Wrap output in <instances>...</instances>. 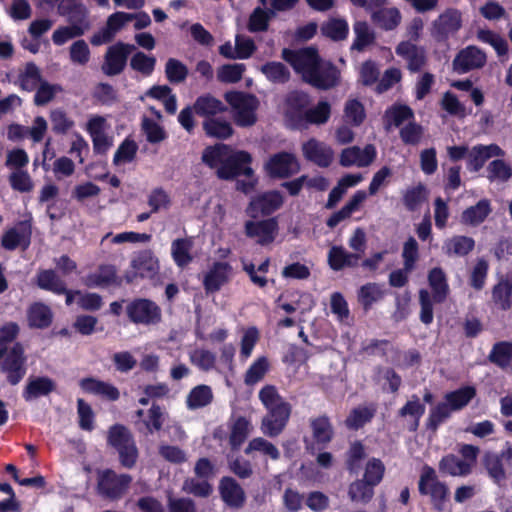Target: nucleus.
Masks as SVG:
<instances>
[{
    "label": "nucleus",
    "instance_id": "31",
    "mask_svg": "<svg viewBox=\"0 0 512 512\" xmlns=\"http://www.w3.org/2000/svg\"><path fill=\"white\" fill-rule=\"evenodd\" d=\"M425 405L420 402L417 395H412L411 399L408 400L398 411L399 417H409L407 430L409 432H416L420 425V419L425 413Z\"/></svg>",
    "mask_w": 512,
    "mask_h": 512
},
{
    "label": "nucleus",
    "instance_id": "38",
    "mask_svg": "<svg viewBox=\"0 0 512 512\" xmlns=\"http://www.w3.org/2000/svg\"><path fill=\"white\" fill-rule=\"evenodd\" d=\"M331 116V105L326 100H320L316 106L307 109L301 120V129L308 125H322L328 122Z\"/></svg>",
    "mask_w": 512,
    "mask_h": 512
},
{
    "label": "nucleus",
    "instance_id": "3",
    "mask_svg": "<svg viewBox=\"0 0 512 512\" xmlns=\"http://www.w3.org/2000/svg\"><path fill=\"white\" fill-rule=\"evenodd\" d=\"M258 396L266 409L260 429L265 436L275 438L284 431L288 424L292 411L291 404L285 401L273 385L262 387Z\"/></svg>",
    "mask_w": 512,
    "mask_h": 512
},
{
    "label": "nucleus",
    "instance_id": "58",
    "mask_svg": "<svg viewBox=\"0 0 512 512\" xmlns=\"http://www.w3.org/2000/svg\"><path fill=\"white\" fill-rule=\"evenodd\" d=\"M355 38L351 49L363 51L367 46L375 41V35L370 30L369 25L365 21H359L354 24Z\"/></svg>",
    "mask_w": 512,
    "mask_h": 512
},
{
    "label": "nucleus",
    "instance_id": "9",
    "mask_svg": "<svg viewBox=\"0 0 512 512\" xmlns=\"http://www.w3.org/2000/svg\"><path fill=\"white\" fill-rule=\"evenodd\" d=\"M462 13L456 8H447L433 20L430 35L439 44L448 43L462 28Z\"/></svg>",
    "mask_w": 512,
    "mask_h": 512
},
{
    "label": "nucleus",
    "instance_id": "61",
    "mask_svg": "<svg viewBox=\"0 0 512 512\" xmlns=\"http://www.w3.org/2000/svg\"><path fill=\"white\" fill-rule=\"evenodd\" d=\"M246 70L243 63L223 64L217 70V79L221 83L239 82Z\"/></svg>",
    "mask_w": 512,
    "mask_h": 512
},
{
    "label": "nucleus",
    "instance_id": "14",
    "mask_svg": "<svg viewBox=\"0 0 512 512\" xmlns=\"http://www.w3.org/2000/svg\"><path fill=\"white\" fill-rule=\"evenodd\" d=\"M309 93L303 90L290 91L285 98V118L294 129H301L303 114L311 105Z\"/></svg>",
    "mask_w": 512,
    "mask_h": 512
},
{
    "label": "nucleus",
    "instance_id": "64",
    "mask_svg": "<svg viewBox=\"0 0 512 512\" xmlns=\"http://www.w3.org/2000/svg\"><path fill=\"white\" fill-rule=\"evenodd\" d=\"M487 178L490 181L506 182L512 177V168L502 159H495L487 166Z\"/></svg>",
    "mask_w": 512,
    "mask_h": 512
},
{
    "label": "nucleus",
    "instance_id": "63",
    "mask_svg": "<svg viewBox=\"0 0 512 512\" xmlns=\"http://www.w3.org/2000/svg\"><path fill=\"white\" fill-rule=\"evenodd\" d=\"M156 65V58L144 52H136L130 59V67L144 76H150Z\"/></svg>",
    "mask_w": 512,
    "mask_h": 512
},
{
    "label": "nucleus",
    "instance_id": "20",
    "mask_svg": "<svg viewBox=\"0 0 512 512\" xmlns=\"http://www.w3.org/2000/svg\"><path fill=\"white\" fill-rule=\"evenodd\" d=\"M504 151L497 144H478L472 147L467 156V169L471 172L480 171L486 161L492 157L504 156Z\"/></svg>",
    "mask_w": 512,
    "mask_h": 512
},
{
    "label": "nucleus",
    "instance_id": "27",
    "mask_svg": "<svg viewBox=\"0 0 512 512\" xmlns=\"http://www.w3.org/2000/svg\"><path fill=\"white\" fill-rule=\"evenodd\" d=\"M202 129L208 138L221 141L229 139L234 134L231 122L219 115L204 119Z\"/></svg>",
    "mask_w": 512,
    "mask_h": 512
},
{
    "label": "nucleus",
    "instance_id": "47",
    "mask_svg": "<svg viewBox=\"0 0 512 512\" xmlns=\"http://www.w3.org/2000/svg\"><path fill=\"white\" fill-rule=\"evenodd\" d=\"M193 242L188 238L175 239L171 244V254L175 264L178 267L184 268L192 262L191 249Z\"/></svg>",
    "mask_w": 512,
    "mask_h": 512
},
{
    "label": "nucleus",
    "instance_id": "11",
    "mask_svg": "<svg viewBox=\"0 0 512 512\" xmlns=\"http://www.w3.org/2000/svg\"><path fill=\"white\" fill-rule=\"evenodd\" d=\"M279 231V223L276 217L262 220L250 219L244 223V234L247 238L255 240L260 246L272 244Z\"/></svg>",
    "mask_w": 512,
    "mask_h": 512
},
{
    "label": "nucleus",
    "instance_id": "28",
    "mask_svg": "<svg viewBox=\"0 0 512 512\" xmlns=\"http://www.w3.org/2000/svg\"><path fill=\"white\" fill-rule=\"evenodd\" d=\"M193 109L197 116L208 119L226 112L227 106L221 100L207 93L196 98Z\"/></svg>",
    "mask_w": 512,
    "mask_h": 512
},
{
    "label": "nucleus",
    "instance_id": "46",
    "mask_svg": "<svg viewBox=\"0 0 512 512\" xmlns=\"http://www.w3.org/2000/svg\"><path fill=\"white\" fill-rule=\"evenodd\" d=\"M428 194L429 191L425 184L419 182L406 189L402 196L403 205L408 211L414 212L427 200Z\"/></svg>",
    "mask_w": 512,
    "mask_h": 512
},
{
    "label": "nucleus",
    "instance_id": "44",
    "mask_svg": "<svg viewBox=\"0 0 512 512\" xmlns=\"http://www.w3.org/2000/svg\"><path fill=\"white\" fill-rule=\"evenodd\" d=\"M371 20L384 30H393L400 24L401 14L396 7L382 8L371 12Z\"/></svg>",
    "mask_w": 512,
    "mask_h": 512
},
{
    "label": "nucleus",
    "instance_id": "50",
    "mask_svg": "<svg viewBox=\"0 0 512 512\" xmlns=\"http://www.w3.org/2000/svg\"><path fill=\"white\" fill-rule=\"evenodd\" d=\"M414 118V112L411 107L405 104H394L385 111L384 120L386 128L389 129L391 125L399 127L405 121Z\"/></svg>",
    "mask_w": 512,
    "mask_h": 512
},
{
    "label": "nucleus",
    "instance_id": "41",
    "mask_svg": "<svg viewBox=\"0 0 512 512\" xmlns=\"http://www.w3.org/2000/svg\"><path fill=\"white\" fill-rule=\"evenodd\" d=\"M251 423L244 416H238L230 426L229 445L233 451H238L248 438Z\"/></svg>",
    "mask_w": 512,
    "mask_h": 512
},
{
    "label": "nucleus",
    "instance_id": "39",
    "mask_svg": "<svg viewBox=\"0 0 512 512\" xmlns=\"http://www.w3.org/2000/svg\"><path fill=\"white\" fill-rule=\"evenodd\" d=\"M65 281L62 280L53 269H41L36 274V285L45 291L52 292L55 295L65 292Z\"/></svg>",
    "mask_w": 512,
    "mask_h": 512
},
{
    "label": "nucleus",
    "instance_id": "29",
    "mask_svg": "<svg viewBox=\"0 0 512 512\" xmlns=\"http://www.w3.org/2000/svg\"><path fill=\"white\" fill-rule=\"evenodd\" d=\"M58 13L67 18L71 26H78L83 29V34L90 28L89 12L86 6L81 2L68 6L58 5Z\"/></svg>",
    "mask_w": 512,
    "mask_h": 512
},
{
    "label": "nucleus",
    "instance_id": "8",
    "mask_svg": "<svg viewBox=\"0 0 512 512\" xmlns=\"http://www.w3.org/2000/svg\"><path fill=\"white\" fill-rule=\"evenodd\" d=\"M132 480L130 474H118L111 468L97 470V492L103 498L119 500L128 491Z\"/></svg>",
    "mask_w": 512,
    "mask_h": 512
},
{
    "label": "nucleus",
    "instance_id": "51",
    "mask_svg": "<svg viewBox=\"0 0 512 512\" xmlns=\"http://www.w3.org/2000/svg\"><path fill=\"white\" fill-rule=\"evenodd\" d=\"M374 487L367 481L357 479L348 487V497L352 502L367 504L374 496Z\"/></svg>",
    "mask_w": 512,
    "mask_h": 512
},
{
    "label": "nucleus",
    "instance_id": "33",
    "mask_svg": "<svg viewBox=\"0 0 512 512\" xmlns=\"http://www.w3.org/2000/svg\"><path fill=\"white\" fill-rule=\"evenodd\" d=\"M427 279L434 302L443 303L449 293V285L445 272L441 267H434L428 272Z\"/></svg>",
    "mask_w": 512,
    "mask_h": 512
},
{
    "label": "nucleus",
    "instance_id": "57",
    "mask_svg": "<svg viewBox=\"0 0 512 512\" xmlns=\"http://www.w3.org/2000/svg\"><path fill=\"white\" fill-rule=\"evenodd\" d=\"M261 72L272 83L284 84L290 80L289 69L281 62L271 61L262 65Z\"/></svg>",
    "mask_w": 512,
    "mask_h": 512
},
{
    "label": "nucleus",
    "instance_id": "62",
    "mask_svg": "<svg viewBox=\"0 0 512 512\" xmlns=\"http://www.w3.org/2000/svg\"><path fill=\"white\" fill-rule=\"evenodd\" d=\"M269 370L268 359L264 356L256 359L247 369L244 382L246 385H254L261 381Z\"/></svg>",
    "mask_w": 512,
    "mask_h": 512
},
{
    "label": "nucleus",
    "instance_id": "12",
    "mask_svg": "<svg viewBox=\"0 0 512 512\" xmlns=\"http://www.w3.org/2000/svg\"><path fill=\"white\" fill-rule=\"evenodd\" d=\"M134 49V45L122 41L109 46L101 66L102 72L109 77L121 74L127 65L129 55Z\"/></svg>",
    "mask_w": 512,
    "mask_h": 512
},
{
    "label": "nucleus",
    "instance_id": "42",
    "mask_svg": "<svg viewBox=\"0 0 512 512\" xmlns=\"http://www.w3.org/2000/svg\"><path fill=\"white\" fill-rule=\"evenodd\" d=\"M439 471L442 474L450 476H467L471 473L469 464L462 461L455 454L444 455L438 464Z\"/></svg>",
    "mask_w": 512,
    "mask_h": 512
},
{
    "label": "nucleus",
    "instance_id": "59",
    "mask_svg": "<svg viewBox=\"0 0 512 512\" xmlns=\"http://www.w3.org/2000/svg\"><path fill=\"white\" fill-rule=\"evenodd\" d=\"M259 106V101L249 102L246 105L235 110L234 122L237 126L247 128L253 126L257 122L256 111Z\"/></svg>",
    "mask_w": 512,
    "mask_h": 512
},
{
    "label": "nucleus",
    "instance_id": "56",
    "mask_svg": "<svg viewBox=\"0 0 512 512\" xmlns=\"http://www.w3.org/2000/svg\"><path fill=\"white\" fill-rule=\"evenodd\" d=\"M274 16L275 12L273 10L256 7L249 16L247 28L251 33L265 32L268 30L269 22Z\"/></svg>",
    "mask_w": 512,
    "mask_h": 512
},
{
    "label": "nucleus",
    "instance_id": "6",
    "mask_svg": "<svg viewBox=\"0 0 512 512\" xmlns=\"http://www.w3.org/2000/svg\"><path fill=\"white\" fill-rule=\"evenodd\" d=\"M26 356L21 343L16 342L10 349L0 347V370L6 376V381L15 386L26 375Z\"/></svg>",
    "mask_w": 512,
    "mask_h": 512
},
{
    "label": "nucleus",
    "instance_id": "15",
    "mask_svg": "<svg viewBox=\"0 0 512 512\" xmlns=\"http://www.w3.org/2000/svg\"><path fill=\"white\" fill-rule=\"evenodd\" d=\"M486 62L487 55L481 48L468 45L457 52L452 61V68L457 74H465L483 68Z\"/></svg>",
    "mask_w": 512,
    "mask_h": 512
},
{
    "label": "nucleus",
    "instance_id": "43",
    "mask_svg": "<svg viewBox=\"0 0 512 512\" xmlns=\"http://www.w3.org/2000/svg\"><path fill=\"white\" fill-rule=\"evenodd\" d=\"M213 401V392L210 386L200 384L193 387L186 397V406L189 410H197L208 406Z\"/></svg>",
    "mask_w": 512,
    "mask_h": 512
},
{
    "label": "nucleus",
    "instance_id": "55",
    "mask_svg": "<svg viewBox=\"0 0 512 512\" xmlns=\"http://www.w3.org/2000/svg\"><path fill=\"white\" fill-rule=\"evenodd\" d=\"M483 465L489 477L497 484L506 480V472L501 456L497 453L487 452L483 458Z\"/></svg>",
    "mask_w": 512,
    "mask_h": 512
},
{
    "label": "nucleus",
    "instance_id": "60",
    "mask_svg": "<svg viewBox=\"0 0 512 512\" xmlns=\"http://www.w3.org/2000/svg\"><path fill=\"white\" fill-rule=\"evenodd\" d=\"M270 266V258H266L257 268L253 263H244L243 270L248 274L251 282L259 288H264L269 280L266 277Z\"/></svg>",
    "mask_w": 512,
    "mask_h": 512
},
{
    "label": "nucleus",
    "instance_id": "21",
    "mask_svg": "<svg viewBox=\"0 0 512 512\" xmlns=\"http://www.w3.org/2000/svg\"><path fill=\"white\" fill-rule=\"evenodd\" d=\"M219 493L224 503L231 508H241L246 500L243 488L234 478L229 476L221 478Z\"/></svg>",
    "mask_w": 512,
    "mask_h": 512
},
{
    "label": "nucleus",
    "instance_id": "26",
    "mask_svg": "<svg viewBox=\"0 0 512 512\" xmlns=\"http://www.w3.org/2000/svg\"><path fill=\"white\" fill-rule=\"evenodd\" d=\"M28 326L33 329H46L53 322V312L51 308L40 301L33 302L27 308Z\"/></svg>",
    "mask_w": 512,
    "mask_h": 512
},
{
    "label": "nucleus",
    "instance_id": "36",
    "mask_svg": "<svg viewBox=\"0 0 512 512\" xmlns=\"http://www.w3.org/2000/svg\"><path fill=\"white\" fill-rule=\"evenodd\" d=\"M492 212L488 199H481L475 205L466 208L461 214V223L469 226H478Z\"/></svg>",
    "mask_w": 512,
    "mask_h": 512
},
{
    "label": "nucleus",
    "instance_id": "34",
    "mask_svg": "<svg viewBox=\"0 0 512 512\" xmlns=\"http://www.w3.org/2000/svg\"><path fill=\"white\" fill-rule=\"evenodd\" d=\"M80 387L87 393L102 396L110 401H116L120 396L119 390L115 386L92 377L82 379Z\"/></svg>",
    "mask_w": 512,
    "mask_h": 512
},
{
    "label": "nucleus",
    "instance_id": "7",
    "mask_svg": "<svg viewBox=\"0 0 512 512\" xmlns=\"http://www.w3.org/2000/svg\"><path fill=\"white\" fill-rule=\"evenodd\" d=\"M125 313L129 322L135 325L155 326L162 321V309L148 298H133L127 302Z\"/></svg>",
    "mask_w": 512,
    "mask_h": 512
},
{
    "label": "nucleus",
    "instance_id": "5",
    "mask_svg": "<svg viewBox=\"0 0 512 512\" xmlns=\"http://www.w3.org/2000/svg\"><path fill=\"white\" fill-rule=\"evenodd\" d=\"M418 492L429 498L432 509L443 512L450 500V489L446 482L441 481L435 469L425 464L418 480Z\"/></svg>",
    "mask_w": 512,
    "mask_h": 512
},
{
    "label": "nucleus",
    "instance_id": "4",
    "mask_svg": "<svg viewBox=\"0 0 512 512\" xmlns=\"http://www.w3.org/2000/svg\"><path fill=\"white\" fill-rule=\"evenodd\" d=\"M107 445L118 453V460L123 468L135 467L139 450L132 432L125 425L116 423L109 427Z\"/></svg>",
    "mask_w": 512,
    "mask_h": 512
},
{
    "label": "nucleus",
    "instance_id": "40",
    "mask_svg": "<svg viewBox=\"0 0 512 512\" xmlns=\"http://www.w3.org/2000/svg\"><path fill=\"white\" fill-rule=\"evenodd\" d=\"M476 394L474 386L466 385L446 393L444 399L453 411H459L466 407Z\"/></svg>",
    "mask_w": 512,
    "mask_h": 512
},
{
    "label": "nucleus",
    "instance_id": "2",
    "mask_svg": "<svg viewBox=\"0 0 512 512\" xmlns=\"http://www.w3.org/2000/svg\"><path fill=\"white\" fill-rule=\"evenodd\" d=\"M202 162L216 170L220 180L230 181L239 176L252 177V156L245 150H234L230 145L216 143L208 146L202 153Z\"/></svg>",
    "mask_w": 512,
    "mask_h": 512
},
{
    "label": "nucleus",
    "instance_id": "22",
    "mask_svg": "<svg viewBox=\"0 0 512 512\" xmlns=\"http://www.w3.org/2000/svg\"><path fill=\"white\" fill-rule=\"evenodd\" d=\"M56 390V382L48 376L29 377L23 390L22 397L29 402L34 399L48 396Z\"/></svg>",
    "mask_w": 512,
    "mask_h": 512
},
{
    "label": "nucleus",
    "instance_id": "18",
    "mask_svg": "<svg viewBox=\"0 0 512 512\" xmlns=\"http://www.w3.org/2000/svg\"><path fill=\"white\" fill-rule=\"evenodd\" d=\"M376 155V148L372 144L366 145L363 149L352 146L342 150L339 163L342 167H366L375 160Z\"/></svg>",
    "mask_w": 512,
    "mask_h": 512
},
{
    "label": "nucleus",
    "instance_id": "23",
    "mask_svg": "<svg viewBox=\"0 0 512 512\" xmlns=\"http://www.w3.org/2000/svg\"><path fill=\"white\" fill-rule=\"evenodd\" d=\"M85 284L89 288L108 287L111 285L120 286L122 279L117 275V269L111 264H102L94 273H90L86 277Z\"/></svg>",
    "mask_w": 512,
    "mask_h": 512
},
{
    "label": "nucleus",
    "instance_id": "48",
    "mask_svg": "<svg viewBox=\"0 0 512 512\" xmlns=\"http://www.w3.org/2000/svg\"><path fill=\"white\" fill-rule=\"evenodd\" d=\"M476 37L480 42L492 46L499 57L507 56L508 42L499 33L490 29H478Z\"/></svg>",
    "mask_w": 512,
    "mask_h": 512
},
{
    "label": "nucleus",
    "instance_id": "53",
    "mask_svg": "<svg viewBox=\"0 0 512 512\" xmlns=\"http://www.w3.org/2000/svg\"><path fill=\"white\" fill-rule=\"evenodd\" d=\"M452 412L453 410L446 401L437 403L429 411V415L426 420V429L436 432L440 425L451 417Z\"/></svg>",
    "mask_w": 512,
    "mask_h": 512
},
{
    "label": "nucleus",
    "instance_id": "54",
    "mask_svg": "<svg viewBox=\"0 0 512 512\" xmlns=\"http://www.w3.org/2000/svg\"><path fill=\"white\" fill-rule=\"evenodd\" d=\"M43 82L38 66L34 62H28L24 71L19 74V86L21 90L32 92Z\"/></svg>",
    "mask_w": 512,
    "mask_h": 512
},
{
    "label": "nucleus",
    "instance_id": "1",
    "mask_svg": "<svg viewBox=\"0 0 512 512\" xmlns=\"http://www.w3.org/2000/svg\"><path fill=\"white\" fill-rule=\"evenodd\" d=\"M281 57L300 75L304 83L315 89L327 91L340 83L341 72L338 67L333 62L324 60L315 47L298 50L284 48Z\"/></svg>",
    "mask_w": 512,
    "mask_h": 512
},
{
    "label": "nucleus",
    "instance_id": "19",
    "mask_svg": "<svg viewBox=\"0 0 512 512\" xmlns=\"http://www.w3.org/2000/svg\"><path fill=\"white\" fill-rule=\"evenodd\" d=\"M233 268L228 262L216 261L203 278V287L206 294L218 292L228 283Z\"/></svg>",
    "mask_w": 512,
    "mask_h": 512
},
{
    "label": "nucleus",
    "instance_id": "16",
    "mask_svg": "<svg viewBox=\"0 0 512 512\" xmlns=\"http://www.w3.org/2000/svg\"><path fill=\"white\" fill-rule=\"evenodd\" d=\"M396 54L406 61V67L411 73L420 72L428 61L425 48L411 41L400 42L396 47Z\"/></svg>",
    "mask_w": 512,
    "mask_h": 512
},
{
    "label": "nucleus",
    "instance_id": "32",
    "mask_svg": "<svg viewBox=\"0 0 512 512\" xmlns=\"http://www.w3.org/2000/svg\"><path fill=\"white\" fill-rule=\"evenodd\" d=\"M491 299L497 309L510 310L512 307V279L502 276L492 287Z\"/></svg>",
    "mask_w": 512,
    "mask_h": 512
},
{
    "label": "nucleus",
    "instance_id": "13",
    "mask_svg": "<svg viewBox=\"0 0 512 512\" xmlns=\"http://www.w3.org/2000/svg\"><path fill=\"white\" fill-rule=\"evenodd\" d=\"M265 169L273 179H286L300 171V164L293 153L281 151L269 158Z\"/></svg>",
    "mask_w": 512,
    "mask_h": 512
},
{
    "label": "nucleus",
    "instance_id": "37",
    "mask_svg": "<svg viewBox=\"0 0 512 512\" xmlns=\"http://www.w3.org/2000/svg\"><path fill=\"white\" fill-rule=\"evenodd\" d=\"M475 248V240L472 237L464 235H455L444 242V253L451 257H465Z\"/></svg>",
    "mask_w": 512,
    "mask_h": 512
},
{
    "label": "nucleus",
    "instance_id": "49",
    "mask_svg": "<svg viewBox=\"0 0 512 512\" xmlns=\"http://www.w3.org/2000/svg\"><path fill=\"white\" fill-rule=\"evenodd\" d=\"M488 360L501 369L507 368L512 360V342H496L488 355Z\"/></svg>",
    "mask_w": 512,
    "mask_h": 512
},
{
    "label": "nucleus",
    "instance_id": "25",
    "mask_svg": "<svg viewBox=\"0 0 512 512\" xmlns=\"http://www.w3.org/2000/svg\"><path fill=\"white\" fill-rule=\"evenodd\" d=\"M360 258L359 253H350L343 246L336 245L329 249L327 255L328 265L333 271H341L346 267H357Z\"/></svg>",
    "mask_w": 512,
    "mask_h": 512
},
{
    "label": "nucleus",
    "instance_id": "45",
    "mask_svg": "<svg viewBox=\"0 0 512 512\" xmlns=\"http://www.w3.org/2000/svg\"><path fill=\"white\" fill-rule=\"evenodd\" d=\"M376 407L372 404L370 406H359L351 410L345 419V425L349 430H359L369 423L375 416Z\"/></svg>",
    "mask_w": 512,
    "mask_h": 512
},
{
    "label": "nucleus",
    "instance_id": "52",
    "mask_svg": "<svg viewBox=\"0 0 512 512\" xmlns=\"http://www.w3.org/2000/svg\"><path fill=\"white\" fill-rule=\"evenodd\" d=\"M321 33L333 41H342L348 36L349 26L345 19L331 18L322 24Z\"/></svg>",
    "mask_w": 512,
    "mask_h": 512
},
{
    "label": "nucleus",
    "instance_id": "17",
    "mask_svg": "<svg viewBox=\"0 0 512 512\" xmlns=\"http://www.w3.org/2000/svg\"><path fill=\"white\" fill-rule=\"evenodd\" d=\"M305 159L321 168L329 167L334 159L333 149L315 138H310L302 145Z\"/></svg>",
    "mask_w": 512,
    "mask_h": 512
},
{
    "label": "nucleus",
    "instance_id": "24",
    "mask_svg": "<svg viewBox=\"0 0 512 512\" xmlns=\"http://www.w3.org/2000/svg\"><path fill=\"white\" fill-rule=\"evenodd\" d=\"M310 428L314 443L319 449H324L334 437V427L327 415H320L310 419Z\"/></svg>",
    "mask_w": 512,
    "mask_h": 512
},
{
    "label": "nucleus",
    "instance_id": "10",
    "mask_svg": "<svg viewBox=\"0 0 512 512\" xmlns=\"http://www.w3.org/2000/svg\"><path fill=\"white\" fill-rule=\"evenodd\" d=\"M284 203L282 194L277 190L266 191L253 196L247 207L245 214L251 219L268 217L279 210Z\"/></svg>",
    "mask_w": 512,
    "mask_h": 512
},
{
    "label": "nucleus",
    "instance_id": "35",
    "mask_svg": "<svg viewBox=\"0 0 512 512\" xmlns=\"http://www.w3.org/2000/svg\"><path fill=\"white\" fill-rule=\"evenodd\" d=\"M386 291L382 285L376 282H369L362 285L357 291V300L363 310L368 312L372 306L385 297Z\"/></svg>",
    "mask_w": 512,
    "mask_h": 512
},
{
    "label": "nucleus",
    "instance_id": "30",
    "mask_svg": "<svg viewBox=\"0 0 512 512\" xmlns=\"http://www.w3.org/2000/svg\"><path fill=\"white\" fill-rule=\"evenodd\" d=\"M131 268L137 271L140 278L152 279L159 270L158 259L151 250H143L132 259Z\"/></svg>",
    "mask_w": 512,
    "mask_h": 512
}]
</instances>
